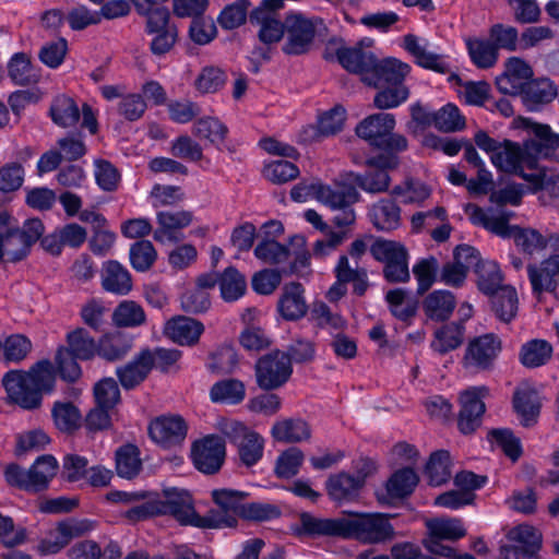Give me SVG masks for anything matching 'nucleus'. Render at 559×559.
Returning a JSON list of instances; mask_svg holds the SVG:
<instances>
[{
  "label": "nucleus",
  "mask_w": 559,
  "mask_h": 559,
  "mask_svg": "<svg viewBox=\"0 0 559 559\" xmlns=\"http://www.w3.org/2000/svg\"><path fill=\"white\" fill-rule=\"evenodd\" d=\"M513 123L516 128H523L534 134L536 140L526 141L522 147L509 140L496 141L484 131L477 132L474 140L498 170L516 174L528 180L530 175L523 173V166L534 167L536 157L547 155L542 146L559 147V134L552 133L548 126L536 123L527 118H518Z\"/></svg>",
  "instance_id": "f257e3e1"
},
{
  "label": "nucleus",
  "mask_w": 559,
  "mask_h": 559,
  "mask_svg": "<svg viewBox=\"0 0 559 559\" xmlns=\"http://www.w3.org/2000/svg\"><path fill=\"white\" fill-rule=\"evenodd\" d=\"M157 499L158 515L169 514L183 525L201 528H218L224 524H231L233 518H217L215 513L200 516L193 506L192 498L187 490L171 488L164 491Z\"/></svg>",
  "instance_id": "f03ea898"
},
{
  "label": "nucleus",
  "mask_w": 559,
  "mask_h": 559,
  "mask_svg": "<svg viewBox=\"0 0 559 559\" xmlns=\"http://www.w3.org/2000/svg\"><path fill=\"white\" fill-rule=\"evenodd\" d=\"M344 537L356 538L369 544H379L392 539L394 528L384 514H357L345 518Z\"/></svg>",
  "instance_id": "7ed1b4c3"
},
{
  "label": "nucleus",
  "mask_w": 559,
  "mask_h": 559,
  "mask_svg": "<svg viewBox=\"0 0 559 559\" xmlns=\"http://www.w3.org/2000/svg\"><path fill=\"white\" fill-rule=\"evenodd\" d=\"M217 427L225 437L236 444L239 457L245 465L252 466L262 459L264 439L258 432L242 423L229 418L219 419Z\"/></svg>",
  "instance_id": "20e7f679"
},
{
  "label": "nucleus",
  "mask_w": 559,
  "mask_h": 559,
  "mask_svg": "<svg viewBox=\"0 0 559 559\" xmlns=\"http://www.w3.org/2000/svg\"><path fill=\"white\" fill-rule=\"evenodd\" d=\"M428 531L423 540L424 547L432 555L443 558H454V548L441 540H457L466 535L463 522L456 518H437L426 521Z\"/></svg>",
  "instance_id": "39448f33"
},
{
  "label": "nucleus",
  "mask_w": 559,
  "mask_h": 559,
  "mask_svg": "<svg viewBox=\"0 0 559 559\" xmlns=\"http://www.w3.org/2000/svg\"><path fill=\"white\" fill-rule=\"evenodd\" d=\"M507 540L500 548L501 559H537L543 537L538 528L524 523L512 527Z\"/></svg>",
  "instance_id": "423d86ee"
},
{
  "label": "nucleus",
  "mask_w": 559,
  "mask_h": 559,
  "mask_svg": "<svg viewBox=\"0 0 559 559\" xmlns=\"http://www.w3.org/2000/svg\"><path fill=\"white\" fill-rule=\"evenodd\" d=\"M366 165L378 168V171L360 175L356 173L346 174V181L355 183L368 193H381L388 190L390 176L386 170L399 166V157L393 153H383L377 157L366 160Z\"/></svg>",
  "instance_id": "0eeeda50"
},
{
  "label": "nucleus",
  "mask_w": 559,
  "mask_h": 559,
  "mask_svg": "<svg viewBox=\"0 0 559 559\" xmlns=\"http://www.w3.org/2000/svg\"><path fill=\"white\" fill-rule=\"evenodd\" d=\"M95 527V522L88 519L68 520L59 522L47 531L37 545L40 555H55L63 549L71 539L84 535Z\"/></svg>",
  "instance_id": "6e6552de"
},
{
  "label": "nucleus",
  "mask_w": 559,
  "mask_h": 559,
  "mask_svg": "<svg viewBox=\"0 0 559 559\" xmlns=\"http://www.w3.org/2000/svg\"><path fill=\"white\" fill-rule=\"evenodd\" d=\"M555 248L538 263L527 266L528 280L533 293L538 297L543 293H555L559 288V237L552 238Z\"/></svg>",
  "instance_id": "1a4fd4ad"
},
{
  "label": "nucleus",
  "mask_w": 559,
  "mask_h": 559,
  "mask_svg": "<svg viewBox=\"0 0 559 559\" xmlns=\"http://www.w3.org/2000/svg\"><path fill=\"white\" fill-rule=\"evenodd\" d=\"M292 372L289 356L278 350L263 356L255 366L257 382L265 390H273L286 383Z\"/></svg>",
  "instance_id": "9d476101"
},
{
  "label": "nucleus",
  "mask_w": 559,
  "mask_h": 559,
  "mask_svg": "<svg viewBox=\"0 0 559 559\" xmlns=\"http://www.w3.org/2000/svg\"><path fill=\"white\" fill-rule=\"evenodd\" d=\"M285 31L284 52L300 55L311 46L316 35V22L301 13H289L285 19Z\"/></svg>",
  "instance_id": "9b49d317"
},
{
  "label": "nucleus",
  "mask_w": 559,
  "mask_h": 559,
  "mask_svg": "<svg viewBox=\"0 0 559 559\" xmlns=\"http://www.w3.org/2000/svg\"><path fill=\"white\" fill-rule=\"evenodd\" d=\"M226 454L225 442L217 436H206L195 441L191 448L193 465L203 474L218 472Z\"/></svg>",
  "instance_id": "f8f14e48"
},
{
  "label": "nucleus",
  "mask_w": 559,
  "mask_h": 559,
  "mask_svg": "<svg viewBox=\"0 0 559 559\" xmlns=\"http://www.w3.org/2000/svg\"><path fill=\"white\" fill-rule=\"evenodd\" d=\"M487 393V388L478 386L469 388L460 394L459 428L463 433H471L479 426L485 412L484 397Z\"/></svg>",
  "instance_id": "ddd939ff"
},
{
  "label": "nucleus",
  "mask_w": 559,
  "mask_h": 559,
  "mask_svg": "<svg viewBox=\"0 0 559 559\" xmlns=\"http://www.w3.org/2000/svg\"><path fill=\"white\" fill-rule=\"evenodd\" d=\"M2 385L5 389L11 402L19 406L32 409L39 406V397L26 371L11 370L2 378Z\"/></svg>",
  "instance_id": "4468645a"
},
{
  "label": "nucleus",
  "mask_w": 559,
  "mask_h": 559,
  "mask_svg": "<svg viewBox=\"0 0 559 559\" xmlns=\"http://www.w3.org/2000/svg\"><path fill=\"white\" fill-rule=\"evenodd\" d=\"M402 47L414 58L415 62L425 69L445 73L450 70L447 58L433 51L430 43L413 34L405 35Z\"/></svg>",
  "instance_id": "2eb2a0df"
},
{
  "label": "nucleus",
  "mask_w": 559,
  "mask_h": 559,
  "mask_svg": "<svg viewBox=\"0 0 559 559\" xmlns=\"http://www.w3.org/2000/svg\"><path fill=\"white\" fill-rule=\"evenodd\" d=\"M465 212L474 225L483 226L503 238H510L513 234V228L516 227L509 225L513 213L502 209L485 210L476 205H467Z\"/></svg>",
  "instance_id": "dca6fc26"
},
{
  "label": "nucleus",
  "mask_w": 559,
  "mask_h": 559,
  "mask_svg": "<svg viewBox=\"0 0 559 559\" xmlns=\"http://www.w3.org/2000/svg\"><path fill=\"white\" fill-rule=\"evenodd\" d=\"M151 439L164 448L180 444L187 435V425L180 416H160L148 426Z\"/></svg>",
  "instance_id": "f3484780"
},
{
  "label": "nucleus",
  "mask_w": 559,
  "mask_h": 559,
  "mask_svg": "<svg viewBox=\"0 0 559 559\" xmlns=\"http://www.w3.org/2000/svg\"><path fill=\"white\" fill-rule=\"evenodd\" d=\"M411 66L396 58H385L381 61L374 60L370 75L365 76V83L370 86L381 85H404L403 81L411 73Z\"/></svg>",
  "instance_id": "a211bd4d"
},
{
  "label": "nucleus",
  "mask_w": 559,
  "mask_h": 559,
  "mask_svg": "<svg viewBox=\"0 0 559 559\" xmlns=\"http://www.w3.org/2000/svg\"><path fill=\"white\" fill-rule=\"evenodd\" d=\"M532 76L531 67L524 60L512 57L506 62L504 72L496 79V84L501 93L515 95L524 92Z\"/></svg>",
  "instance_id": "6ab92c4d"
},
{
  "label": "nucleus",
  "mask_w": 559,
  "mask_h": 559,
  "mask_svg": "<svg viewBox=\"0 0 559 559\" xmlns=\"http://www.w3.org/2000/svg\"><path fill=\"white\" fill-rule=\"evenodd\" d=\"M500 352V340L492 334H485L469 342L464 359L467 366L488 369Z\"/></svg>",
  "instance_id": "aec40b11"
},
{
  "label": "nucleus",
  "mask_w": 559,
  "mask_h": 559,
  "mask_svg": "<svg viewBox=\"0 0 559 559\" xmlns=\"http://www.w3.org/2000/svg\"><path fill=\"white\" fill-rule=\"evenodd\" d=\"M395 117L392 114L379 112L366 117L356 127V134L370 145L379 147L395 128Z\"/></svg>",
  "instance_id": "412c9836"
},
{
  "label": "nucleus",
  "mask_w": 559,
  "mask_h": 559,
  "mask_svg": "<svg viewBox=\"0 0 559 559\" xmlns=\"http://www.w3.org/2000/svg\"><path fill=\"white\" fill-rule=\"evenodd\" d=\"M203 332L200 321L185 316L174 317L164 325V334L180 346L195 345Z\"/></svg>",
  "instance_id": "4be33fe9"
},
{
  "label": "nucleus",
  "mask_w": 559,
  "mask_h": 559,
  "mask_svg": "<svg viewBox=\"0 0 559 559\" xmlns=\"http://www.w3.org/2000/svg\"><path fill=\"white\" fill-rule=\"evenodd\" d=\"M345 518L323 519L308 513L300 515L295 532L305 536H340L344 537Z\"/></svg>",
  "instance_id": "5701e85b"
},
{
  "label": "nucleus",
  "mask_w": 559,
  "mask_h": 559,
  "mask_svg": "<svg viewBox=\"0 0 559 559\" xmlns=\"http://www.w3.org/2000/svg\"><path fill=\"white\" fill-rule=\"evenodd\" d=\"M100 280L103 288L115 295H127L132 289L130 272L115 260L106 261L103 264Z\"/></svg>",
  "instance_id": "b1692460"
},
{
  "label": "nucleus",
  "mask_w": 559,
  "mask_h": 559,
  "mask_svg": "<svg viewBox=\"0 0 559 559\" xmlns=\"http://www.w3.org/2000/svg\"><path fill=\"white\" fill-rule=\"evenodd\" d=\"M513 405L522 425L531 426L539 415L542 400L537 391L530 384H521L513 396Z\"/></svg>",
  "instance_id": "393cba45"
},
{
  "label": "nucleus",
  "mask_w": 559,
  "mask_h": 559,
  "mask_svg": "<svg viewBox=\"0 0 559 559\" xmlns=\"http://www.w3.org/2000/svg\"><path fill=\"white\" fill-rule=\"evenodd\" d=\"M559 237V234L544 235L534 228H524L516 226L513 228V234L510 237L513 239L515 246L528 255H534L542 252L544 249L555 248L552 238Z\"/></svg>",
  "instance_id": "a878e982"
},
{
  "label": "nucleus",
  "mask_w": 559,
  "mask_h": 559,
  "mask_svg": "<svg viewBox=\"0 0 559 559\" xmlns=\"http://www.w3.org/2000/svg\"><path fill=\"white\" fill-rule=\"evenodd\" d=\"M10 224V213H0V263L17 262L25 258L24 245Z\"/></svg>",
  "instance_id": "bb28decb"
},
{
  "label": "nucleus",
  "mask_w": 559,
  "mask_h": 559,
  "mask_svg": "<svg viewBox=\"0 0 559 559\" xmlns=\"http://www.w3.org/2000/svg\"><path fill=\"white\" fill-rule=\"evenodd\" d=\"M307 304L304 289L298 283H289L283 287V293L277 304L281 316L288 321H295L307 313Z\"/></svg>",
  "instance_id": "cd10ccee"
},
{
  "label": "nucleus",
  "mask_w": 559,
  "mask_h": 559,
  "mask_svg": "<svg viewBox=\"0 0 559 559\" xmlns=\"http://www.w3.org/2000/svg\"><path fill=\"white\" fill-rule=\"evenodd\" d=\"M153 368L151 350L143 349L132 361L117 369L120 383L126 389H132L141 383Z\"/></svg>",
  "instance_id": "c85d7f7f"
},
{
  "label": "nucleus",
  "mask_w": 559,
  "mask_h": 559,
  "mask_svg": "<svg viewBox=\"0 0 559 559\" xmlns=\"http://www.w3.org/2000/svg\"><path fill=\"white\" fill-rule=\"evenodd\" d=\"M337 59L346 70L359 74L365 82V76L372 71L376 57L359 47H342L337 51Z\"/></svg>",
  "instance_id": "c756f323"
},
{
  "label": "nucleus",
  "mask_w": 559,
  "mask_h": 559,
  "mask_svg": "<svg viewBox=\"0 0 559 559\" xmlns=\"http://www.w3.org/2000/svg\"><path fill=\"white\" fill-rule=\"evenodd\" d=\"M158 228L154 234L157 241L174 240V233L188 227L193 221V214L189 211H162L156 215Z\"/></svg>",
  "instance_id": "7c9ffc66"
},
{
  "label": "nucleus",
  "mask_w": 559,
  "mask_h": 559,
  "mask_svg": "<svg viewBox=\"0 0 559 559\" xmlns=\"http://www.w3.org/2000/svg\"><path fill=\"white\" fill-rule=\"evenodd\" d=\"M346 120V110L337 105L323 112L318 119V127H308L305 129V140L312 141L318 136H329L340 132Z\"/></svg>",
  "instance_id": "2f4dec72"
},
{
  "label": "nucleus",
  "mask_w": 559,
  "mask_h": 559,
  "mask_svg": "<svg viewBox=\"0 0 559 559\" xmlns=\"http://www.w3.org/2000/svg\"><path fill=\"white\" fill-rule=\"evenodd\" d=\"M49 116L55 124L60 128L75 127L80 120L81 111L76 102L66 95H57L50 105Z\"/></svg>",
  "instance_id": "473e14b6"
},
{
  "label": "nucleus",
  "mask_w": 559,
  "mask_h": 559,
  "mask_svg": "<svg viewBox=\"0 0 559 559\" xmlns=\"http://www.w3.org/2000/svg\"><path fill=\"white\" fill-rule=\"evenodd\" d=\"M271 436L282 443H297L311 436L308 424L301 419L286 418L277 420L271 428Z\"/></svg>",
  "instance_id": "72a5a7b5"
},
{
  "label": "nucleus",
  "mask_w": 559,
  "mask_h": 559,
  "mask_svg": "<svg viewBox=\"0 0 559 559\" xmlns=\"http://www.w3.org/2000/svg\"><path fill=\"white\" fill-rule=\"evenodd\" d=\"M212 498L221 511H211L210 513H215L217 518H233L231 524H224L219 528L234 526L236 524V515L242 507L246 493L243 491L227 488L215 489L212 491Z\"/></svg>",
  "instance_id": "f704fd0d"
},
{
  "label": "nucleus",
  "mask_w": 559,
  "mask_h": 559,
  "mask_svg": "<svg viewBox=\"0 0 559 559\" xmlns=\"http://www.w3.org/2000/svg\"><path fill=\"white\" fill-rule=\"evenodd\" d=\"M292 199L296 202L317 200L322 204H340L341 197L333 194V188L322 182H301L295 186L290 192Z\"/></svg>",
  "instance_id": "c9c22d12"
},
{
  "label": "nucleus",
  "mask_w": 559,
  "mask_h": 559,
  "mask_svg": "<svg viewBox=\"0 0 559 559\" xmlns=\"http://www.w3.org/2000/svg\"><path fill=\"white\" fill-rule=\"evenodd\" d=\"M373 226L383 231L396 229L401 224V210L390 200H380L374 203L368 213Z\"/></svg>",
  "instance_id": "e433bc0d"
},
{
  "label": "nucleus",
  "mask_w": 559,
  "mask_h": 559,
  "mask_svg": "<svg viewBox=\"0 0 559 559\" xmlns=\"http://www.w3.org/2000/svg\"><path fill=\"white\" fill-rule=\"evenodd\" d=\"M465 46L471 61L478 69H490L498 61L497 46L483 37H466Z\"/></svg>",
  "instance_id": "4c0bfd02"
},
{
  "label": "nucleus",
  "mask_w": 559,
  "mask_h": 559,
  "mask_svg": "<svg viewBox=\"0 0 559 559\" xmlns=\"http://www.w3.org/2000/svg\"><path fill=\"white\" fill-rule=\"evenodd\" d=\"M362 485V476L340 473L328 479L326 490L333 500L343 501L355 497Z\"/></svg>",
  "instance_id": "58836bf2"
},
{
  "label": "nucleus",
  "mask_w": 559,
  "mask_h": 559,
  "mask_svg": "<svg viewBox=\"0 0 559 559\" xmlns=\"http://www.w3.org/2000/svg\"><path fill=\"white\" fill-rule=\"evenodd\" d=\"M333 194L341 197L340 204L331 205L324 204L330 207L332 211H336L337 214L334 216L333 222L338 227L349 226L356 221V213L352 205L356 203L360 194L355 188H343L335 190L333 189Z\"/></svg>",
  "instance_id": "ea45409f"
},
{
  "label": "nucleus",
  "mask_w": 559,
  "mask_h": 559,
  "mask_svg": "<svg viewBox=\"0 0 559 559\" xmlns=\"http://www.w3.org/2000/svg\"><path fill=\"white\" fill-rule=\"evenodd\" d=\"M58 468V461L52 455L38 457L28 469L31 491L45 489L56 476Z\"/></svg>",
  "instance_id": "a19ab883"
},
{
  "label": "nucleus",
  "mask_w": 559,
  "mask_h": 559,
  "mask_svg": "<svg viewBox=\"0 0 559 559\" xmlns=\"http://www.w3.org/2000/svg\"><path fill=\"white\" fill-rule=\"evenodd\" d=\"M455 308V298L448 290H435L424 301L426 314L433 320L448 319Z\"/></svg>",
  "instance_id": "79ce46f5"
},
{
  "label": "nucleus",
  "mask_w": 559,
  "mask_h": 559,
  "mask_svg": "<svg viewBox=\"0 0 559 559\" xmlns=\"http://www.w3.org/2000/svg\"><path fill=\"white\" fill-rule=\"evenodd\" d=\"M67 344V348L79 359L87 360L98 355V343L83 328L69 332Z\"/></svg>",
  "instance_id": "37998d69"
},
{
  "label": "nucleus",
  "mask_w": 559,
  "mask_h": 559,
  "mask_svg": "<svg viewBox=\"0 0 559 559\" xmlns=\"http://www.w3.org/2000/svg\"><path fill=\"white\" fill-rule=\"evenodd\" d=\"M29 381L33 383L34 389L41 403L44 393H51L56 384V373L52 364L49 360H41L34 365L29 371L26 372Z\"/></svg>",
  "instance_id": "c03bdc74"
},
{
  "label": "nucleus",
  "mask_w": 559,
  "mask_h": 559,
  "mask_svg": "<svg viewBox=\"0 0 559 559\" xmlns=\"http://www.w3.org/2000/svg\"><path fill=\"white\" fill-rule=\"evenodd\" d=\"M477 285L481 293L486 295H493L502 285V274L499 265L495 261H481L477 264Z\"/></svg>",
  "instance_id": "a18cd8bd"
},
{
  "label": "nucleus",
  "mask_w": 559,
  "mask_h": 559,
  "mask_svg": "<svg viewBox=\"0 0 559 559\" xmlns=\"http://www.w3.org/2000/svg\"><path fill=\"white\" fill-rule=\"evenodd\" d=\"M246 390L241 381L227 379L216 382L210 391L211 400L215 403L238 404L245 399Z\"/></svg>",
  "instance_id": "49530a36"
},
{
  "label": "nucleus",
  "mask_w": 559,
  "mask_h": 559,
  "mask_svg": "<svg viewBox=\"0 0 559 559\" xmlns=\"http://www.w3.org/2000/svg\"><path fill=\"white\" fill-rule=\"evenodd\" d=\"M552 346L544 340H532L525 343L520 353V361L527 368L545 365L551 357Z\"/></svg>",
  "instance_id": "de8ad7c7"
},
{
  "label": "nucleus",
  "mask_w": 559,
  "mask_h": 559,
  "mask_svg": "<svg viewBox=\"0 0 559 559\" xmlns=\"http://www.w3.org/2000/svg\"><path fill=\"white\" fill-rule=\"evenodd\" d=\"M111 318L117 326L135 328L145 322L146 316L141 305L133 300H123L115 308Z\"/></svg>",
  "instance_id": "09e8293b"
},
{
  "label": "nucleus",
  "mask_w": 559,
  "mask_h": 559,
  "mask_svg": "<svg viewBox=\"0 0 559 559\" xmlns=\"http://www.w3.org/2000/svg\"><path fill=\"white\" fill-rule=\"evenodd\" d=\"M132 347V342L120 333L103 335L98 341V356L107 360L124 357Z\"/></svg>",
  "instance_id": "8fccbe9b"
},
{
  "label": "nucleus",
  "mask_w": 559,
  "mask_h": 559,
  "mask_svg": "<svg viewBox=\"0 0 559 559\" xmlns=\"http://www.w3.org/2000/svg\"><path fill=\"white\" fill-rule=\"evenodd\" d=\"M9 76L17 85H28L39 80L37 71L33 68L27 55L17 52L12 56L8 64Z\"/></svg>",
  "instance_id": "3c124183"
},
{
  "label": "nucleus",
  "mask_w": 559,
  "mask_h": 559,
  "mask_svg": "<svg viewBox=\"0 0 559 559\" xmlns=\"http://www.w3.org/2000/svg\"><path fill=\"white\" fill-rule=\"evenodd\" d=\"M492 296V308L497 317L504 322L511 321L518 311V294L514 287L506 285Z\"/></svg>",
  "instance_id": "603ef678"
},
{
  "label": "nucleus",
  "mask_w": 559,
  "mask_h": 559,
  "mask_svg": "<svg viewBox=\"0 0 559 559\" xmlns=\"http://www.w3.org/2000/svg\"><path fill=\"white\" fill-rule=\"evenodd\" d=\"M451 459L447 451H437L430 455L426 465V475L429 484L432 486H441L451 477Z\"/></svg>",
  "instance_id": "864d4df0"
},
{
  "label": "nucleus",
  "mask_w": 559,
  "mask_h": 559,
  "mask_svg": "<svg viewBox=\"0 0 559 559\" xmlns=\"http://www.w3.org/2000/svg\"><path fill=\"white\" fill-rule=\"evenodd\" d=\"M221 296L225 301H235L243 296L247 283L235 267H227L218 278Z\"/></svg>",
  "instance_id": "5fc2aeb1"
},
{
  "label": "nucleus",
  "mask_w": 559,
  "mask_h": 559,
  "mask_svg": "<svg viewBox=\"0 0 559 559\" xmlns=\"http://www.w3.org/2000/svg\"><path fill=\"white\" fill-rule=\"evenodd\" d=\"M418 484V476L412 468L395 472L386 481L385 488L390 498H403L409 495Z\"/></svg>",
  "instance_id": "6e6d98bb"
},
{
  "label": "nucleus",
  "mask_w": 559,
  "mask_h": 559,
  "mask_svg": "<svg viewBox=\"0 0 559 559\" xmlns=\"http://www.w3.org/2000/svg\"><path fill=\"white\" fill-rule=\"evenodd\" d=\"M305 461L304 452L295 447L283 451L275 462L274 472L278 478H292L299 473Z\"/></svg>",
  "instance_id": "4d7b16f0"
},
{
  "label": "nucleus",
  "mask_w": 559,
  "mask_h": 559,
  "mask_svg": "<svg viewBox=\"0 0 559 559\" xmlns=\"http://www.w3.org/2000/svg\"><path fill=\"white\" fill-rule=\"evenodd\" d=\"M193 132L200 139H205L214 145L223 144L227 135V127L215 117H204L195 121Z\"/></svg>",
  "instance_id": "13d9d810"
},
{
  "label": "nucleus",
  "mask_w": 559,
  "mask_h": 559,
  "mask_svg": "<svg viewBox=\"0 0 559 559\" xmlns=\"http://www.w3.org/2000/svg\"><path fill=\"white\" fill-rule=\"evenodd\" d=\"M431 190L424 182L406 179L393 188L392 194L402 203H420L429 198Z\"/></svg>",
  "instance_id": "bf43d9fd"
},
{
  "label": "nucleus",
  "mask_w": 559,
  "mask_h": 559,
  "mask_svg": "<svg viewBox=\"0 0 559 559\" xmlns=\"http://www.w3.org/2000/svg\"><path fill=\"white\" fill-rule=\"evenodd\" d=\"M10 224L13 226L15 236L23 242L25 258L31 251V247L40 238L45 228L44 224L38 218L27 219L23 227H20L19 221L10 214Z\"/></svg>",
  "instance_id": "052dcab7"
},
{
  "label": "nucleus",
  "mask_w": 559,
  "mask_h": 559,
  "mask_svg": "<svg viewBox=\"0 0 559 559\" xmlns=\"http://www.w3.org/2000/svg\"><path fill=\"white\" fill-rule=\"evenodd\" d=\"M433 126L444 132H455L465 127V119L456 105L449 103L433 111Z\"/></svg>",
  "instance_id": "680f3d73"
},
{
  "label": "nucleus",
  "mask_w": 559,
  "mask_h": 559,
  "mask_svg": "<svg viewBox=\"0 0 559 559\" xmlns=\"http://www.w3.org/2000/svg\"><path fill=\"white\" fill-rule=\"evenodd\" d=\"M386 301L394 317L406 320L415 313L417 301L411 293L401 288L386 293Z\"/></svg>",
  "instance_id": "e2e57ef3"
},
{
  "label": "nucleus",
  "mask_w": 559,
  "mask_h": 559,
  "mask_svg": "<svg viewBox=\"0 0 559 559\" xmlns=\"http://www.w3.org/2000/svg\"><path fill=\"white\" fill-rule=\"evenodd\" d=\"M534 191L539 190V200L545 205H551L559 200V176H548L546 174L530 175Z\"/></svg>",
  "instance_id": "0e129e2a"
},
{
  "label": "nucleus",
  "mask_w": 559,
  "mask_h": 559,
  "mask_svg": "<svg viewBox=\"0 0 559 559\" xmlns=\"http://www.w3.org/2000/svg\"><path fill=\"white\" fill-rule=\"evenodd\" d=\"M116 468L119 476L133 478L141 469L139 451L133 445H126L117 451Z\"/></svg>",
  "instance_id": "69168bd1"
},
{
  "label": "nucleus",
  "mask_w": 559,
  "mask_h": 559,
  "mask_svg": "<svg viewBox=\"0 0 559 559\" xmlns=\"http://www.w3.org/2000/svg\"><path fill=\"white\" fill-rule=\"evenodd\" d=\"M2 355L5 361L20 362L32 349V342L22 334H12L1 342Z\"/></svg>",
  "instance_id": "338daca9"
},
{
  "label": "nucleus",
  "mask_w": 559,
  "mask_h": 559,
  "mask_svg": "<svg viewBox=\"0 0 559 559\" xmlns=\"http://www.w3.org/2000/svg\"><path fill=\"white\" fill-rule=\"evenodd\" d=\"M130 263L138 272H145L154 264L157 252L152 242L142 240L133 243L129 252Z\"/></svg>",
  "instance_id": "774afa93"
}]
</instances>
